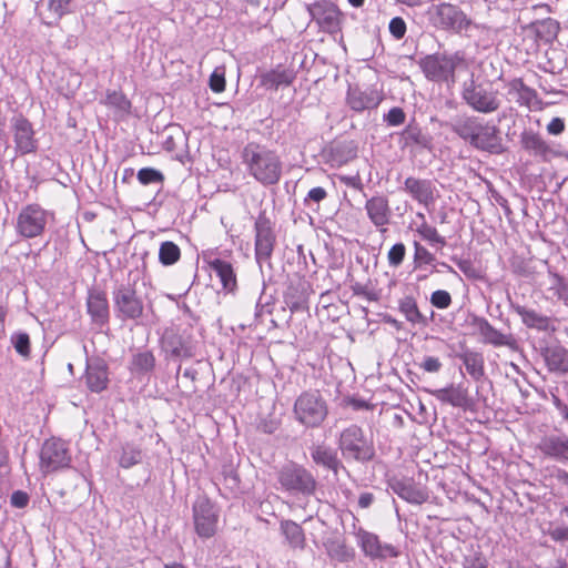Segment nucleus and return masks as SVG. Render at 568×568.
<instances>
[{"label":"nucleus","mask_w":568,"mask_h":568,"mask_svg":"<svg viewBox=\"0 0 568 568\" xmlns=\"http://www.w3.org/2000/svg\"><path fill=\"white\" fill-rule=\"evenodd\" d=\"M310 285L306 281L298 278L291 281L284 293V303L292 313L308 310Z\"/></svg>","instance_id":"obj_17"},{"label":"nucleus","mask_w":568,"mask_h":568,"mask_svg":"<svg viewBox=\"0 0 568 568\" xmlns=\"http://www.w3.org/2000/svg\"><path fill=\"white\" fill-rule=\"evenodd\" d=\"M478 124L479 121L476 118L460 119L453 125V131L462 139L473 144L476 131L478 130Z\"/></svg>","instance_id":"obj_37"},{"label":"nucleus","mask_w":568,"mask_h":568,"mask_svg":"<svg viewBox=\"0 0 568 568\" xmlns=\"http://www.w3.org/2000/svg\"><path fill=\"white\" fill-rule=\"evenodd\" d=\"M396 493L400 498L416 505H422L429 498L427 489L414 484L413 481L398 484Z\"/></svg>","instance_id":"obj_29"},{"label":"nucleus","mask_w":568,"mask_h":568,"mask_svg":"<svg viewBox=\"0 0 568 568\" xmlns=\"http://www.w3.org/2000/svg\"><path fill=\"white\" fill-rule=\"evenodd\" d=\"M327 191L322 186H315L311 189L304 197V205L308 206L313 203L320 204L327 197Z\"/></svg>","instance_id":"obj_48"},{"label":"nucleus","mask_w":568,"mask_h":568,"mask_svg":"<svg viewBox=\"0 0 568 568\" xmlns=\"http://www.w3.org/2000/svg\"><path fill=\"white\" fill-rule=\"evenodd\" d=\"M550 290L554 291V294L559 301L568 306V281H566L564 276L557 273L552 274V286Z\"/></svg>","instance_id":"obj_43"},{"label":"nucleus","mask_w":568,"mask_h":568,"mask_svg":"<svg viewBox=\"0 0 568 568\" xmlns=\"http://www.w3.org/2000/svg\"><path fill=\"white\" fill-rule=\"evenodd\" d=\"M545 362L551 372H568V351L561 346L547 347L544 352Z\"/></svg>","instance_id":"obj_28"},{"label":"nucleus","mask_w":568,"mask_h":568,"mask_svg":"<svg viewBox=\"0 0 568 568\" xmlns=\"http://www.w3.org/2000/svg\"><path fill=\"white\" fill-rule=\"evenodd\" d=\"M435 23L444 30L458 33L467 30L471 21L457 6L440 3L435 8Z\"/></svg>","instance_id":"obj_12"},{"label":"nucleus","mask_w":568,"mask_h":568,"mask_svg":"<svg viewBox=\"0 0 568 568\" xmlns=\"http://www.w3.org/2000/svg\"><path fill=\"white\" fill-rule=\"evenodd\" d=\"M87 306L89 314L95 323L103 324L106 322L109 317V303L103 291L90 290Z\"/></svg>","instance_id":"obj_22"},{"label":"nucleus","mask_w":568,"mask_h":568,"mask_svg":"<svg viewBox=\"0 0 568 568\" xmlns=\"http://www.w3.org/2000/svg\"><path fill=\"white\" fill-rule=\"evenodd\" d=\"M547 131L549 134L559 135L565 131V122L561 118H554L547 124Z\"/></svg>","instance_id":"obj_58"},{"label":"nucleus","mask_w":568,"mask_h":568,"mask_svg":"<svg viewBox=\"0 0 568 568\" xmlns=\"http://www.w3.org/2000/svg\"><path fill=\"white\" fill-rule=\"evenodd\" d=\"M339 181L347 185V186H351L355 190H362L363 189V183H362V180H361V176L358 174L356 175H341L339 176Z\"/></svg>","instance_id":"obj_61"},{"label":"nucleus","mask_w":568,"mask_h":568,"mask_svg":"<svg viewBox=\"0 0 568 568\" xmlns=\"http://www.w3.org/2000/svg\"><path fill=\"white\" fill-rule=\"evenodd\" d=\"M384 120L390 126H397L405 122L406 114L402 108L394 106L392 108L387 114L384 115Z\"/></svg>","instance_id":"obj_49"},{"label":"nucleus","mask_w":568,"mask_h":568,"mask_svg":"<svg viewBox=\"0 0 568 568\" xmlns=\"http://www.w3.org/2000/svg\"><path fill=\"white\" fill-rule=\"evenodd\" d=\"M181 258V250L172 241H165L160 245L159 261L165 266H170L179 262Z\"/></svg>","instance_id":"obj_39"},{"label":"nucleus","mask_w":568,"mask_h":568,"mask_svg":"<svg viewBox=\"0 0 568 568\" xmlns=\"http://www.w3.org/2000/svg\"><path fill=\"white\" fill-rule=\"evenodd\" d=\"M419 67L425 77L434 82H455V71L459 69H467L468 64L460 53L452 55L445 54H429L419 61Z\"/></svg>","instance_id":"obj_3"},{"label":"nucleus","mask_w":568,"mask_h":568,"mask_svg":"<svg viewBox=\"0 0 568 568\" xmlns=\"http://www.w3.org/2000/svg\"><path fill=\"white\" fill-rule=\"evenodd\" d=\"M399 311L412 324H420L426 321L425 316L420 313L415 298L410 296H407L399 302Z\"/></svg>","instance_id":"obj_38"},{"label":"nucleus","mask_w":568,"mask_h":568,"mask_svg":"<svg viewBox=\"0 0 568 568\" xmlns=\"http://www.w3.org/2000/svg\"><path fill=\"white\" fill-rule=\"evenodd\" d=\"M278 481L286 490L300 491L311 495L315 491L316 480L313 475L302 466L294 464L284 466L278 474Z\"/></svg>","instance_id":"obj_9"},{"label":"nucleus","mask_w":568,"mask_h":568,"mask_svg":"<svg viewBox=\"0 0 568 568\" xmlns=\"http://www.w3.org/2000/svg\"><path fill=\"white\" fill-rule=\"evenodd\" d=\"M463 568H487V564L480 555H475L465 558Z\"/></svg>","instance_id":"obj_56"},{"label":"nucleus","mask_w":568,"mask_h":568,"mask_svg":"<svg viewBox=\"0 0 568 568\" xmlns=\"http://www.w3.org/2000/svg\"><path fill=\"white\" fill-rule=\"evenodd\" d=\"M352 291H353L354 295L361 296V297L365 298L366 301L375 302L378 300V295L375 291H373V290L368 288L367 286L362 285L359 283L353 285Z\"/></svg>","instance_id":"obj_51"},{"label":"nucleus","mask_w":568,"mask_h":568,"mask_svg":"<svg viewBox=\"0 0 568 568\" xmlns=\"http://www.w3.org/2000/svg\"><path fill=\"white\" fill-rule=\"evenodd\" d=\"M359 546L366 556L372 558H385L387 556H396V551L390 545H382L377 535L372 534L363 528L356 532Z\"/></svg>","instance_id":"obj_19"},{"label":"nucleus","mask_w":568,"mask_h":568,"mask_svg":"<svg viewBox=\"0 0 568 568\" xmlns=\"http://www.w3.org/2000/svg\"><path fill=\"white\" fill-rule=\"evenodd\" d=\"M51 214L39 204H28L17 216V233L24 239H34L45 230Z\"/></svg>","instance_id":"obj_6"},{"label":"nucleus","mask_w":568,"mask_h":568,"mask_svg":"<svg viewBox=\"0 0 568 568\" xmlns=\"http://www.w3.org/2000/svg\"><path fill=\"white\" fill-rule=\"evenodd\" d=\"M452 295L445 290H437L430 295V303L439 310L448 308L452 305Z\"/></svg>","instance_id":"obj_47"},{"label":"nucleus","mask_w":568,"mask_h":568,"mask_svg":"<svg viewBox=\"0 0 568 568\" xmlns=\"http://www.w3.org/2000/svg\"><path fill=\"white\" fill-rule=\"evenodd\" d=\"M276 237L271 220L260 214L255 221V257L257 261H266L272 256Z\"/></svg>","instance_id":"obj_11"},{"label":"nucleus","mask_w":568,"mask_h":568,"mask_svg":"<svg viewBox=\"0 0 568 568\" xmlns=\"http://www.w3.org/2000/svg\"><path fill=\"white\" fill-rule=\"evenodd\" d=\"M374 501V495L372 493H363L358 498V505L361 508H368Z\"/></svg>","instance_id":"obj_62"},{"label":"nucleus","mask_w":568,"mask_h":568,"mask_svg":"<svg viewBox=\"0 0 568 568\" xmlns=\"http://www.w3.org/2000/svg\"><path fill=\"white\" fill-rule=\"evenodd\" d=\"M328 555L338 561H347L353 557V550L342 540H334L327 545Z\"/></svg>","instance_id":"obj_42"},{"label":"nucleus","mask_w":568,"mask_h":568,"mask_svg":"<svg viewBox=\"0 0 568 568\" xmlns=\"http://www.w3.org/2000/svg\"><path fill=\"white\" fill-rule=\"evenodd\" d=\"M210 268L214 271L220 278L223 290L234 292L237 287L236 273L233 265L221 258H213L206 261Z\"/></svg>","instance_id":"obj_25"},{"label":"nucleus","mask_w":568,"mask_h":568,"mask_svg":"<svg viewBox=\"0 0 568 568\" xmlns=\"http://www.w3.org/2000/svg\"><path fill=\"white\" fill-rule=\"evenodd\" d=\"M114 303L118 312L124 318H138L142 315V300L138 291L131 285H122L114 293Z\"/></svg>","instance_id":"obj_13"},{"label":"nucleus","mask_w":568,"mask_h":568,"mask_svg":"<svg viewBox=\"0 0 568 568\" xmlns=\"http://www.w3.org/2000/svg\"><path fill=\"white\" fill-rule=\"evenodd\" d=\"M314 18L322 32L335 34L342 29L343 13L333 3L325 2L317 6Z\"/></svg>","instance_id":"obj_16"},{"label":"nucleus","mask_w":568,"mask_h":568,"mask_svg":"<svg viewBox=\"0 0 568 568\" xmlns=\"http://www.w3.org/2000/svg\"><path fill=\"white\" fill-rule=\"evenodd\" d=\"M108 382L106 365L98 359L89 362L85 372V383L90 390L100 393L106 388Z\"/></svg>","instance_id":"obj_24"},{"label":"nucleus","mask_w":568,"mask_h":568,"mask_svg":"<svg viewBox=\"0 0 568 568\" xmlns=\"http://www.w3.org/2000/svg\"><path fill=\"white\" fill-rule=\"evenodd\" d=\"M10 501L16 508H24L29 504V495L22 490H16L12 493Z\"/></svg>","instance_id":"obj_54"},{"label":"nucleus","mask_w":568,"mask_h":568,"mask_svg":"<svg viewBox=\"0 0 568 568\" xmlns=\"http://www.w3.org/2000/svg\"><path fill=\"white\" fill-rule=\"evenodd\" d=\"M404 191L426 207L435 203V186L429 180L408 176L404 182Z\"/></svg>","instance_id":"obj_18"},{"label":"nucleus","mask_w":568,"mask_h":568,"mask_svg":"<svg viewBox=\"0 0 568 568\" xmlns=\"http://www.w3.org/2000/svg\"><path fill=\"white\" fill-rule=\"evenodd\" d=\"M405 255L406 246L403 243L394 244L387 253L388 264L393 267L399 266L404 262Z\"/></svg>","instance_id":"obj_45"},{"label":"nucleus","mask_w":568,"mask_h":568,"mask_svg":"<svg viewBox=\"0 0 568 568\" xmlns=\"http://www.w3.org/2000/svg\"><path fill=\"white\" fill-rule=\"evenodd\" d=\"M347 405L351 406L355 410H371L374 408V405L369 402L361 398H347L346 400Z\"/></svg>","instance_id":"obj_60"},{"label":"nucleus","mask_w":568,"mask_h":568,"mask_svg":"<svg viewBox=\"0 0 568 568\" xmlns=\"http://www.w3.org/2000/svg\"><path fill=\"white\" fill-rule=\"evenodd\" d=\"M295 72L291 68L277 65L260 75V83L267 90L276 91L280 87H288L295 80Z\"/></svg>","instance_id":"obj_21"},{"label":"nucleus","mask_w":568,"mask_h":568,"mask_svg":"<svg viewBox=\"0 0 568 568\" xmlns=\"http://www.w3.org/2000/svg\"><path fill=\"white\" fill-rule=\"evenodd\" d=\"M549 537L557 542L568 541V527H555L549 530Z\"/></svg>","instance_id":"obj_57"},{"label":"nucleus","mask_w":568,"mask_h":568,"mask_svg":"<svg viewBox=\"0 0 568 568\" xmlns=\"http://www.w3.org/2000/svg\"><path fill=\"white\" fill-rule=\"evenodd\" d=\"M14 149L18 155L33 153L38 149V140L31 122L22 115L14 116L11 121Z\"/></svg>","instance_id":"obj_10"},{"label":"nucleus","mask_w":568,"mask_h":568,"mask_svg":"<svg viewBox=\"0 0 568 568\" xmlns=\"http://www.w3.org/2000/svg\"><path fill=\"white\" fill-rule=\"evenodd\" d=\"M293 412L298 423L314 428L326 419L328 407L318 390H306L296 398Z\"/></svg>","instance_id":"obj_4"},{"label":"nucleus","mask_w":568,"mask_h":568,"mask_svg":"<svg viewBox=\"0 0 568 568\" xmlns=\"http://www.w3.org/2000/svg\"><path fill=\"white\" fill-rule=\"evenodd\" d=\"M383 88L375 84L362 88L358 84L349 85L346 92V105L354 112L362 113L374 110L384 101Z\"/></svg>","instance_id":"obj_8"},{"label":"nucleus","mask_w":568,"mask_h":568,"mask_svg":"<svg viewBox=\"0 0 568 568\" xmlns=\"http://www.w3.org/2000/svg\"><path fill=\"white\" fill-rule=\"evenodd\" d=\"M141 459L140 450H133L130 447H124L123 453L120 457V465L122 467H130L134 464H138Z\"/></svg>","instance_id":"obj_50"},{"label":"nucleus","mask_w":568,"mask_h":568,"mask_svg":"<svg viewBox=\"0 0 568 568\" xmlns=\"http://www.w3.org/2000/svg\"><path fill=\"white\" fill-rule=\"evenodd\" d=\"M280 528L291 548L300 550L305 548L306 537L301 525L291 519H284L280 523Z\"/></svg>","instance_id":"obj_27"},{"label":"nucleus","mask_w":568,"mask_h":568,"mask_svg":"<svg viewBox=\"0 0 568 568\" xmlns=\"http://www.w3.org/2000/svg\"><path fill=\"white\" fill-rule=\"evenodd\" d=\"M523 148L534 155L547 159L551 153L549 144L538 133H525L521 136Z\"/></svg>","instance_id":"obj_32"},{"label":"nucleus","mask_w":568,"mask_h":568,"mask_svg":"<svg viewBox=\"0 0 568 568\" xmlns=\"http://www.w3.org/2000/svg\"><path fill=\"white\" fill-rule=\"evenodd\" d=\"M507 88L508 94L517 97V101L523 105L529 106L537 99L536 90L527 87L520 78L510 80Z\"/></svg>","instance_id":"obj_33"},{"label":"nucleus","mask_w":568,"mask_h":568,"mask_svg":"<svg viewBox=\"0 0 568 568\" xmlns=\"http://www.w3.org/2000/svg\"><path fill=\"white\" fill-rule=\"evenodd\" d=\"M312 458L315 464L322 465L323 467L334 470L335 473L338 469L339 460L336 456V453L326 446H316L312 450Z\"/></svg>","instance_id":"obj_35"},{"label":"nucleus","mask_w":568,"mask_h":568,"mask_svg":"<svg viewBox=\"0 0 568 568\" xmlns=\"http://www.w3.org/2000/svg\"><path fill=\"white\" fill-rule=\"evenodd\" d=\"M365 211L372 224L381 232H385L392 219V207L388 197L384 194L372 196L365 203Z\"/></svg>","instance_id":"obj_14"},{"label":"nucleus","mask_w":568,"mask_h":568,"mask_svg":"<svg viewBox=\"0 0 568 568\" xmlns=\"http://www.w3.org/2000/svg\"><path fill=\"white\" fill-rule=\"evenodd\" d=\"M540 452L548 457L561 459L568 454V439L559 437L544 438L539 444Z\"/></svg>","instance_id":"obj_34"},{"label":"nucleus","mask_w":568,"mask_h":568,"mask_svg":"<svg viewBox=\"0 0 568 568\" xmlns=\"http://www.w3.org/2000/svg\"><path fill=\"white\" fill-rule=\"evenodd\" d=\"M71 456L67 444L58 438L47 439L40 450V470L47 475L69 467Z\"/></svg>","instance_id":"obj_7"},{"label":"nucleus","mask_w":568,"mask_h":568,"mask_svg":"<svg viewBox=\"0 0 568 568\" xmlns=\"http://www.w3.org/2000/svg\"><path fill=\"white\" fill-rule=\"evenodd\" d=\"M413 247V262L415 268H420L425 265H432L435 262V255L427 247L422 245L418 241H414Z\"/></svg>","instance_id":"obj_40"},{"label":"nucleus","mask_w":568,"mask_h":568,"mask_svg":"<svg viewBox=\"0 0 568 568\" xmlns=\"http://www.w3.org/2000/svg\"><path fill=\"white\" fill-rule=\"evenodd\" d=\"M556 478L565 486L568 487V473L562 469H558L556 474Z\"/></svg>","instance_id":"obj_63"},{"label":"nucleus","mask_w":568,"mask_h":568,"mask_svg":"<svg viewBox=\"0 0 568 568\" xmlns=\"http://www.w3.org/2000/svg\"><path fill=\"white\" fill-rule=\"evenodd\" d=\"M460 359L463 361L467 373L476 381L480 379L485 374L484 357L477 352H466L462 354Z\"/></svg>","instance_id":"obj_36"},{"label":"nucleus","mask_w":568,"mask_h":568,"mask_svg":"<svg viewBox=\"0 0 568 568\" xmlns=\"http://www.w3.org/2000/svg\"><path fill=\"white\" fill-rule=\"evenodd\" d=\"M242 163L247 174L264 186L277 184L283 175L280 154L260 142H248L241 152Z\"/></svg>","instance_id":"obj_1"},{"label":"nucleus","mask_w":568,"mask_h":568,"mask_svg":"<svg viewBox=\"0 0 568 568\" xmlns=\"http://www.w3.org/2000/svg\"><path fill=\"white\" fill-rule=\"evenodd\" d=\"M530 28L535 32V36H557L560 31L559 22L552 18L532 22Z\"/></svg>","instance_id":"obj_41"},{"label":"nucleus","mask_w":568,"mask_h":568,"mask_svg":"<svg viewBox=\"0 0 568 568\" xmlns=\"http://www.w3.org/2000/svg\"><path fill=\"white\" fill-rule=\"evenodd\" d=\"M417 217L422 220V222L417 225L415 229V232L419 235V237L427 243H429L432 246H439L443 248L446 246V239L439 234L438 230L430 225L423 213H417Z\"/></svg>","instance_id":"obj_30"},{"label":"nucleus","mask_w":568,"mask_h":568,"mask_svg":"<svg viewBox=\"0 0 568 568\" xmlns=\"http://www.w3.org/2000/svg\"><path fill=\"white\" fill-rule=\"evenodd\" d=\"M193 525L201 539L213 538L219 531L220 515L213 501L203 496L192 507Z\"/></svg>","instance_id":"obj_5"},{"label":"nucleus","mask_w":568,"mask_h":568,"mask_svg":"<svg viewBox=\"0 0 568 568\" xmlns=\"http://www.w3.org/2000/svg\"><path fill=\"white\" fill-rule=\"evenodd\" d=\"M162 181L163 175L161 172L154 169L144 168V185L149 183H162Z\"/></svg>","instance_id":"obj_59"},{"label":"nucleus","mask_w":568,"mask_h":568,"mask_svg":"<svg viewBox=\"0 0 568 568\" xmlns=\"http://www.w3.org/2000/svg\"><path fill=\"white\" fill-rule=\"evenodd\" d=\"M338 448L345 459L361 463L369 462L375 456L373 436L367 435L364 429L356 424H352L341 432Z\"/></svg>","instance_id":"obj_2"},{"label":"nucleus","mask_w":568,"mask_h":568,"mask_svg":"<svg viewBox=\"0 0 568 568\" xmlns=\"http://www.w3.org/2000/svg\"><path fill=\"white\" fill-rule=\"evenodd\" d=\"M514 312L520 316L521 322L529 328L538 331H548L550 327V317L542 315L535 310L523 305H514Z\"/></svg>","instance_id":"obj_26"},{"label":"nucleus","mask_w":568,"mask_h":568,"mask_svg":"<svg viewBox=\"0 0 568 568\" xmlns=\"http://www.w3.org/2000/svg\"><path fill=\"white\" fill-rule=\"evenodd\" d=\"M429 393L438 402L454 407H465L469 402L468 389L463 384H449L444 388L433 389Z\"/></svg>","instance_id":"obj_20"},{"label":"nucleus","mask_w":568,"mask_h":568,"mask_svg":"<svg viewBox=\"0 0 568 568\" xmlns=\"http://www.w3.org/2000/svg\"><path fill=\"white\" fill-rule=\"evenodd\" d=\"M11 342L18 354L23 357L30 355V338L27 333H17L11 336Z\"/></svg>","instance_id":"obj_44"},{"label":"nucleus","mask_w":568,"mask_h":568,"mask_svg":"<svg viewBox=\"0 0 568 568\" xmlns=\"http://www.w3.org/2000/svg\"><path fill=\"white\" fill-rule=\"evenodd\" d=\"M388 28L392 36H404L406 32V23L400 17L393 18Z\"/></svg>","instance_id":"obj_53"},{"label":"nucleus","mask_w":568,"mask_h":568,"mask_svg":"<svg viewBox=\"0 0 568 568\" xmlns=\"http://www.w3.org/2000/svg\"><path fill=\"white\" fill-rule=\"evenodd\" d=\"M471 145L485 151H497L500 148V136L497 128L479 122Z\"/></svg>","instance_id":"obj_23"},{"label":"nucleus","mask_w":568,"mask_h":568,"mask_svg":"<svg viewBox=\"0 0 568 568\" xmlns=\"http://www.w3.org/2000/svg\"><path fill=\"white\" fill-rule=\"evenodd\" d=\"M463 97L467 104L478 112L490 113L499 108L495 93L473 83L464 90Z\"/></svg>","instance_id":"obj_15"},{"label":"nucleus","mask_w":568,"mask_h":568,"mask_svg":"<svg viewBox=\"0 0 568 568\" xmlns=\"http://www.w3.org/2000/svg\"><path fill=\"white\" fill-rule=\"evenodd\" d=\"M474 325L478 333L483 336L484 342L493 344L495 346H501L506 344V336L496 329L486 318L476 317Z\"/></svg>","instance_id":"obj_31"},{"label":"nucleus","mask_w":568,"mask_h":568,"mask_svg":"<svg viewBox=\"0 0 568 568\" xmlns=\"http://www.w3.org/2000/svg\"><path fill=\"white\" fill-rule=\"evenodd\" d=\"M420 368L427 373H437L442 368V363L437 357L427 356L420 364Z\"/></svg>","instance_id":"obj_52"},{"label":"nucleus","mask_w":568,"mask_h":568,"mask_svg":"<svg viewBox=\"0 0 568 568\" xmlns=\"http://www.w3.org/2000/svg\"><path fill=\"white\" fill-rule=\"evenodd\" d=\"M210 89L215 93H221L225 90V71L224 68H216L210 75Z\"/></svg>","instance_id":"obj_46"},{"label":"nucleus","mask_w":568,"mask_h":568,"mask_svg":"<svg viewBox=\"0 0 568 568\" xmlns=\"http://www.w3.org/2000/svg\"><path fill=\"white\" fill-rule=\"evenodd\" d=\"M141 355L140 354H136L134 355V358H133V369L135 372H139V369L141 368Z\"/></svg>","instance_id":"obj_64"},{"label":"nucleus","mask_w":568,"mask_h":568,"mask_svg":"<svg viewBox=\"0 0 568 568\" xmlns=\"http://www.w3.org/2000/svg\"><path fill=\"white\" fill-rule=\"evenodd\" d=\"M70 0H49L50 10L61 17L69 10Z\"/></svg>","instance_id":"obj_55"}]
</instances>
